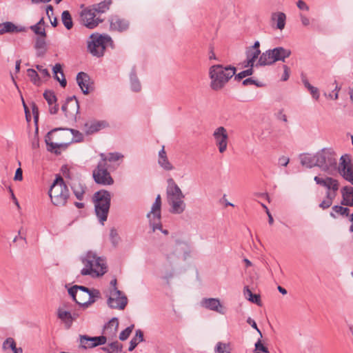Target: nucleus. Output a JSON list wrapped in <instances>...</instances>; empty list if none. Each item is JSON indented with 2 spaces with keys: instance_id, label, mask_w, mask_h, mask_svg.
<instances>
[{
  "instance_id": "nucleus-54",
  "label": "nucleus",
  "mask_w": 353,
  "mask_h": 353,
  "mask_svg": "<svg viewBox=\"0 0 353 353\" xmlns=\"http://www.w3.org/2000/svg\"><path fill=\"white\" fill-rule=\"evenodd\" d=\"M117 279L114 278L112 280H111V281H110L111 289L110 290V294H111L112 295H120V294H121V291L119 290L117 288Z\"/></svg>"
},
{
  "instance_id": "nucleus-25",
  "label": "nucleus",
  "mask_w": 353,
  "mask_h": 353,
  "mask_svg": "<svg viewBox=\"0 0 353 353\" xmlns=\"http://www.w3.org/2000/svg\"><path fill=\"white\" fill-rule=\"evenodd\" d=\"M245 54L246 59L243 62V66L244 68H253L254 62L258 59L259 55L261 54V50L247 48Z\"/></svg>"
},
{
  "instance_id": "nucleus-31",
  "label": "nucleus",
  "mask_w": 353,
  "mask_h": 353,
  "mask_svg": "<svg viewBox=\"0 0 353 353\" xmlns=\"http://www.w3.org/2000/svg\"><path fill=\"white\" fill-rule=\"evenodd\" d=\"M316 154L314 155H311L310 154H302L300 155L301 164L307 168L316 167Z\"/></svg>"
},
{
  "instance_id": "nucleus-30",
  "label": "nucleus",
  "mask_w": 353,
  "mask_h": 353,
  "mask_svg": "<svg viewBox=\"0 0 353 353\" xmlns=\"http://www.w3.org/2000/svg\"><path fill=\"white\" fill-rule=\"evenodd\" d=\"M70 188L76 198L79 201H82L86 190L85 184L81 182H74L70 184Z\"/></svg>"
},
{
  "instance_id": "nucleus-56",
  "label": "nucleus",
  "mask_w": 353,
  "mask_h": 353,
  "mask_svg": "<svg viewBox=\"0 0 353 353\" xmlns=\"http://www.w3.org/2000/svg\"><path fill=\"white\" fill-rule=\"evenodd\" d=\"M37 70L40 72L41 75L43 78H49L50 77V72L48 69L43 68V67L41 65H35Z\"/></svg>"
},
{
  "instance_id": "nucleus-6",
  "label": "nucleus",
  "mask_w": 353,
  "mask_h": 353,
  "mask_svg": "<svg viewBox=\"0 0 353 353\" xmlns=\"http://www.w3.org/2000/svg\"><path fill=\"white\" fill-rule=\"evenodd\" d=\"M101 160L98 162L97 168L92 172V176L96 183L110 185L114 183V180L108 170L106 156L101 153Z\"/></svg>"
},
{
  "instance_id": "nucleus-14",
  "label": "nucleus",
  "mask_w": 353,
  "mask_h": 353,
  "mask_svg": "<svg viewBox=\"0 0 353 353\" xmlns=\"http://www.w3.org/2000/svg\"><path fill=\"white\" fill-rule=\"evenodd\" d=\"M339 161V172L345 180L350 175L353 174V168L351 163L350 156L347 154H345L341 157Z\"/></svg>"
},
{
  "instance_id": "nucleus-33",
  "label": "nucleus",
  "mask_w": 353,
  "mask_h": 353,
  "mask_svg": "<svg viewBox=\"0 0 353 353\" xmlns=\"http://www.w3.org/2000/svg\"><path fill=\"white\" fill-rule=\"evenodd\" d=\"M105 353H119L122 352L123 345L117 341L108 343L107 346L101 347Z\"/></svg>"
},
{
  "instance_id": "nucleus-43",
  "label": "nucleus",
  "mask_w": 353,
  "mask_h": 353,
  "mask_svg": "<svg viewBox=\"0 0 353 353\" xmlns=\"http://www.w3.org/2000/svg\"><path fill=\"white\" fill-rule=\"evenodd\" d=\"M64 130H69L71 134H72L73 137L70 143L72 142H76L79 143L83 141V135L81 132H80L77 130L72 129V128H64Z\"/></svg>"
},
{
  "instance_id": "nucleus-35",
  "label": "nucleus",
  "mask_w": 353,
  "mask_h": 353,
  "mask_svg": "<svg viewBox=\"0 0 353 353\" xmlns=\"http://www.w3.org/2000/svg\"><path fill=\"white\" fill-rule=\"evenodd\" d=\"M335 213L339 214L343 216H349L350 215V209L345 206H341L339 205H335L332 208V212L330 215L334 219L336 218Z\"/></svg>"
},
{
  "instance_id": "nucleus-17",
  "label": "nucleus",
  "mask_w": 353,
  "mask_h": 353,
  "mask_svg": "<svg viewBox=\"0 0 353 353\" xmlns=\"http://www.w3.org/2000/svg\"><path fill=\"white\" fill-rule=\"evenodd\" d=\"M314 181L316 184L325 187L328 190L337 191L339 190V182L336 179L327 176L325 179L320 178L318 176H314Z\"/></svg>"
},
{
  "instance_id": "nucleus-52",
  "label": "nucleus",
  "mask_w": 353,
  "mask_h": 353,
  "mask_svg": "<svg viewBox=\"0 0 353 353\" xmlns=\"http://www.w3.org/2000/svg\"><path fill=\"white\" fill-rule=\"evenodd\" d=\"M134 325L133 324L130 325V326L127 327L125 330H123L119 334V339L121 341H125L132 333Z\"/></svg>"
},
{
  "instance_id": "nucleus-42",
  "label": "nucleus",
  "mask_w": 353,
  "mask_h": 353,
  "mask_svg": "<svg viewBox=\"0 0 353 353\" xmlns=\"http://www.w3.org/2000/svg\"><path fill=\"white\" fill-rule=\"evenodd\" d=\"M43 97L48 102L49 106L52 105L57 102V97L52 90H46L43 93Z\"/></svg>"
},
{
  "instance_id": "nucleus-23",
  "label": "nucleus",
  "mask_w": 353,
  "mask_h": 353,
  "mask_svg": "<svg viewBox=\"0 0 353 353\" xmlns=\"http://www.w3.org/2000/svg\"><path fill=\"white\" fill-rule=\"evenodd\" d=\"M183 199L184 198L178 197L168 199L169 204L171 206V213L180 214L184 212L185 209V203L183 201Z\"/></svg>"
},
{
  "instance_id": "nucleus-3",
  "label": "nucleus",
  "mask_w": 353,
  "mask_h": 353,
  "mask_svg": "<svg viewBox=\"0 0 353 353\" xmlns=\"http://www.w3.org/2000/svg\"><path fill=\"white\" fill-rule=\"evenodd\" d=\"M48 195L52 203L57 207L65 206L70 199L69 189L63 179L60 175H57L53 183L50 185Z\"/></svg>"
},
{
  "instance_id": "nucleus-49",
  "label": "nucleus",
  "mask_w": 353,
  "mask_h": 353,
  "mask_svg": "<svg viewBox=\"0 0 353 353\" xmlns=\"http://www.w3.org/2000/svg\"><path fill=\"white\" fill-rule=\"evenodd\" d=\"M30 29L39 37H46V32L44 28L38 26L37 23L30 27Z\"/></svg>"
},
{
  "instance_id": "nucleus-38",
  "label": "nucleus",
  "mask_w": 353,
  "mask_h": 353,
  "mask_svg": "<svg viewBox=\"0 0 353 353\" xmlns=\"http://www.w3.org/2000/svg\"><path fill=\"white\" fill-rule=\"evenodd\" d=\"M61 21L67 30H70L73 27V22L71 14L68 10H65L61 14Z\"/></svg>"
},
{
  "instance_id": "nucleus-58",
  "label": "nucleus",
  "mask_w": 353,
  "mask_h": 353,
  "mask_svg": "<svg viewBox=\"0 0 353 353\" xmlns=\"http://www.w3.org/2000/svg\"><path fill=\"white\" fill-rule=\"evenodd\" d=\"M283 74L281 77V81H286L290 77V68L286 65H283Z\"/></svg>"
},
{
  "instance_id": "nucleus-64",
  "label": "nucleus",
  "mask_w": 353,
  "mask_h": 353,
  "mask_svg": "<svg viewBox=\"0 0 353 353\" xmlns=\"http://www.w3.org/2000/svg\"><path fill=\"white\" fill-rule=\"evenodd\" d=\"M336 195V191L328 190L326 192L325 198H327L330 201H332V203H333V200L334 199Z\"/></svg>"
},
{
  "instance_id": "nucleus-57",
  "label": "nucleus",
  "mask_w": 353,
  "mask_h": 353,
  "mask_svg": "<svg viewBox=\"0 0 353 353\" xmlns=\"http://www.w3.org/2000/svg\"><path fill=\"white\" fill-rule=\"evenodd\" d=\"M307 90L310 91L313 99H314L315 100H318L319 99L320 93L317 88L311 85L310 88H307Z\"/></svg>"
},
{
  "instance_id": "nucleus-34",
  "label": "nucleus",
  "mask_w": 353,
  "mask_h": 353,
  "mask_svg": "<svg viewBox=\"0 0 353 353\" xmlns=\"http://www.w3.org/2000/svg\"><path fill=\"white\" fill-rule=\"evenodd\" d=\"M144 341L143 332L141 330H137L134 336L130 340L128 347L129 351H132L137 345Z\"/></svg>"
},
{
  "instance_id": "nucleus-46",
  "label": "nucleus",
  "mask_w": 353,
  "mask_h": 353,
  "mask_svg": "<svg viewBox=\"0 0 353 353\" xmlns=\"http://www.w3.org/2000/svg\"><path fill=\"white\" fill-rule=\"evenodd\" d=\"M215 353H230L229 344L219 342L214 349Z\"/></svg>"
},
{
  "instance_id": "nucleus-9",
  "label": "nucleus",
  "mask_w": 353,
  "mask_h": 353,
  "mask_svg": "<svg viewBox=\"0 0 353 353\" xmlns=\"http://www.w3.org/2000/svg\"><path fill=\"white\" fill-rule=\"evenodd\" d=\"M80 23L88 29H94L103 19L96 17V12L90 8H85L80 12Z\"/></svg>"
},
{
  "instance_id": "nucleus-37",
  "label": "nucleus",
  "mask_w": 353,
  "mask_h": 353,
  "mask_svg": "<svg viewBox=\"0 0 353 353\" xmlns=\"http://www.w3.org/2000/svg\"><path fill=\"white\" fill-rule=\"evenodd\" d=\"M89 296L88 300L81 303V306L84 308L88 307L90 305L95 302V298L100 297V292L96 289L90 290V293H88Z\"/></svg>"
},
{
  "instance_id": "nucleus-59",
  "label": "nucleus",
  "mask_w": 353,
  "mask_h": 353,
  "mask_svg": "<svg viewBox=\"0 0 353 353\" xmlns=\"http://www.w3.org/2000/svg\"><path fill=\"white\" fill-rule=\"evenodd\" d=\"M332 205V201H330L327 198H325L320 204L319 207L323 210H326L329 208Z\"/></svg>"
},
{
  "instance_id": "nucleus-5",
  "label": "nucleus",
  "mask_w": 353,
  "mask_h": 353,
  "mask_svg": "<svg viewBox=\"0 0 353 353\" xmlns=\"http://www.w3.org/2000/svg\"><path fill=\"white\" fill-rule=\"evenodd\" d=\"M316 165L322 171L327 172L330 169L336 168V154L332 148H323L316 153Z\"/></svg>"
},
{
  "instance_id": "nucleus-4",
  "label": "nucleus",
  "mask_w": 353,
  "mask_h": 353,
  "mask_svg": "<svg viewBox=\"0 0 353 353\" xmlns=\"http://www.w3.org/2000/svg\"><path fill=\"white\" fill-rule=\"evenodd\" d=\"M94 211L99 222L103 225L108 219L110 207L111 194L105 190H101L94 193Z\"/></svg>"
},
{
  "instance_id": "nucleus-47",
  "label": "nucleus",
  "mask_w": 353,
  "mask_h": 353,
  "mask_svg": "<svg viewBox=\"0 0 353 353\" xmlns=\"http://www.w3.org/2000/svg\"><path fill=\"white\" fill-rule=\"evenodd\" d=\"M27 73H28V76L30 79L31 81L34 85H39V83H40V78H39V76L37 72L35 70H34L32 68L28 69Z\"/></svg>"
},
{
  "instance_id": "nucleus-13",
  "label": "nucleus",
  "mask_w": 353,
  "mask_h": 353,
  "mask_svg": "<svg viewBox=\"0 0 353 353\" xmlns=\"http://www.w3.org/2000/svg\"><path fill=\"white\" fill-rule=\"evenodd\" d=\"M213 137L219 152L223 153L228 146V134L226 129L223 126L217 128L213 132Z\"/></svg>"
},
{
  "instance_id": "nucleus-40",
  "label": "nucleus",
  "mask_w": 353,
  "mask_h": 353,
  "mask_svg": "<svg viewBox=\"0 0 353 353\" xmlns=\"http://www.w3.org/2000/svg\"><path fill=\"white\" fill-rule=\"evenodd\" d=\"M243 293L245 298L252 303H258L260 301V296L253 294L248 286L244 288Z\"/></svg>"
},
{
  "instance_id": "nucleus-51",
  "label": "nucleus",
  "mask_w": 353,
  "mask_h": 353,
  "mask_svg": "<svg viewBox=\"0 0 353 353\" xmlns=\"http://www.w3.org/2000/svg\"><path fill=\"white\" fill-rule=\"evenodd\" d=\"M68 291V294L72 297V300L77 304L81 306V303H83V302L79 301L77 297V285H74L72 287L70 288Z\"/></svg>"
},
{
  "instance_id": "nucleus-11",
  "label": "nucleus",
  "mask_w": 353,
  "mask_h": 353,
  "mask_svg": "<svg viewBox=\"0 0 353 353\" xmlns=\"http://www.w3.org/2000/svg\"><path fill=\"white\" fill-rule=\"evenodd\" d=\"M61 110L66 118L69 119H75L79 111V103L76 96L68 97L65 103L62 105Z\"/></svg>"
},
{
  "instance_id": "nucleus-24",
  "label": "nucleus",
  "mask_w": 353,
  "mask_h": 353,
  "mask_svg": "<svg viewBox=\"0 0 353 353\" xmlns=\"http://www.w3.org/2000/svg\"><path fill=\"white\" fill-rule=\"evenodd\" d=\"M76 80L82 92L84 94H89V83L90 81V76L85 72H80L77 74Z\"/></svg>"
},
{
  "instance_id": "nucleus-55",
  "label": "nucleus",
  "mask_w": 353,
  "mask_h": 353,
  "mask_svg": "<svg viewBox=\"0 0 353 353\" xmlns=\"http://www.w3.org/2000/svg\"><path fill=\"white\" fill-rule=\"evenodd\" d=\"M123 157V155L119 152H111L108 154V157H106L107 161H109L110 162L117 161Z\"/></svg>"
},
{
  "instance_id": "nucleus-36",
  "label": "nucleus",
  "mask_w": 353,
  "mask_h": 353,
  "mask_svg": "<svg viewBox=\"0 0 353 353\" xmlns=\"http://www.w3.org/2000/svg\"><path fill=\"white\" fill-rule=\"evenodd\" d=\"M112 3L111 0H105L101 1L97 4L92 5L90 7L95 12L97 13H104L108 10H109L110 6Z\"/></svg>"
},
{
  "instance_id": "nucleus-1",
  "label": "nucleus",
  "mask_w": 353,
  "mask_h": 353,
  "mask_svg": "<svg viewBox=\"0 0 353 353\" xmlns=\"http://www.w3.org/2000/svg\"><path fill=\"white\" fill-rule=\"evenodd\" d=\"M236 70V68L231 65L225 67L221 64L212 65L209 69L211 88L215 91L221 90L235 75Z\"/></svg>"
},
{
  "instance_id": "nucleus-44",
  "label": "nucleus",
  "mask_w": 353,
  "mask_h": 353,
  "mask_svg": "<svg viewBox=\"0 0 353 353\" xmlns=\"http://www.w3.org/2000/svg\"><path fill=\"white\" fill-rule=\"evenodd\" d=\"M90 339H91V342H92V346H93L94 347H97L101 345L105 344L107 339H108L107 336L105 335H101V336H90Z\"/></svg>"
},
{
  "instance_id": "nucleus-32",
  "label": "nucleus",
  "mask_w": 353,
  "mask_h": 353,
  "mask_svg": "<svg viewBox=\"0 0 353 353\" xmlns=\"http://www.w3.org/2000/svg\"><path fill=\"white\" fill-rule=\"evenodd\" d=\"M130 86L133 92H139L141 90V83L137 76V71L135 66H134L130 72Z\"/></svg>"
},
{
  "instance_id": "nucleus-8",
  "label": "nucleus",
  "mask_w": 353,
  "mask_h": 353,
  "mask_svg": "<svg viewBox=\"0 0 353 353\" xmlns=\"http://www.w3.org/2000/svg\"><path fill=\"white\" fill-rule=\"evenodd\" d=\"M147 217L149 219L150 225L153 231H155L156 229H161V198L160 194L157 196Z\"/></svg>"
},
{
  "instance_id": "nucleus-21",
  "label": "nucleus",
  "mask_w": 353,
  "mask_h": 353,
  "mask_svg": "<svg viewBox=\"0 0 353 353\" xmlns=\"http://www.w3.org/2000/svg\"><path fill=\"white\" fill-rule=\"evenodd\" d=\"M26 30L27 28L26 27L17 26L10 21L0 23V35L6 33L23 32Z\"/></svg>"
},
{
  "instance_id": "nucleus-63",
  "label": "nucleus",
  "mask_w": 353,
  "mask_h": 353,
  "mask_svg": "<svg viewBox=\"0 0 353 353\" xmlns=\"http://www.w3.org/2000/svg\"><path fill=\"white\" fill-rule=\"evenodd\" d=\"M23 179V172L21 168L17 169L14 176V181H21Z\"/></svg>"
},
{
  "instance_id": "nucleus-20",
  "label": "nucleus",
  "mask_w": 353,
  "mask_h": 353,
  "mask_svg": "<svg viewBox=\"0 0 353 353\" xmlns=\"http://www.w3.org/2000/svg\"><path fill=\"white\" fill-rule=\"evenodd\" d=\"M286 15L282 12L272 13L270 23L272 28L282 30L285 26Z\"/></svg>"
},
{
  "instance_id": "nucleus-15",
  "label": "nucleus",
  "mask_w": 353,
  "mask_h": 353,
  "mask_svg": "<svg viewBox=\"0 0 353 353\" xmlns=\"http://www.w3.org/2000/svg\"><path fill=\"white\" fill-rule=\"evenodd\" d=\"M107 304L112 309L123 310L128 304V298L122 291L120 295L110 294L107 300Z\"/></svg>"
},
{
  "instance_id": "nucleus-39",
  "label": "nucleus",
  "mask_w": 353,
  "mask_h": 353,
  "mask_svg": "<svg viewBox=\"0 0 353 353\" xmlns=\"http://www.w3.org/2000/svg\"><path fill=\"white\" fill-rule=\"evenodd\" d=\"M79 348L86 350L88 348H93L92 346L91 339L88 335H79Z\"/></svg>"
},
{
  "instance_id": "nucleus-50",
  "label": "nucleus",
  "mask_w": 353,
  "mask_h": 353,
  "mask_svg": "<svg viewBox=\"0 0 353 353\" xmlns=\"http://www.w3.org/2000/svg\"><path fill=\"white\" fill-rule=\"evenodd\" d=\"M248 68H249L248 69H247L245 70H243V71L239 72L237 74H235L234 75V80L237 81H240L243 78H245V77H246L248 76L252 75L253 74V69L251 67H248Z\"/></svg>"
},
{
  "instance_id": "nucleus-16",
  "label": "nucleus",
  "mask_w": 353,
  "mask_h": 353,
  "mask_svg": "<svg viewBox=\"0 0 353 353\" xmlns=\"http://www.w3.org/2000/svg\"><path fill=\"white\" fill-rule=\"evenodd\" d=\"M119 327V319L117 317L112 318L103 327V333L107 339H113L117 336Z\"/></svg>"
},
{
  "instance_id": "nucleus-19",
  "label": "nucleus",
  "mask_w": 353,
  "mask_h": 353,
  "mask_svg": "<svg viewBox=\"0 0 353 353\" xmlns=\"http://www.w3.org/2000/svg\"><path fill=\"white\" fill-rule=\"evenodd\" d=\"M110 29L120 32L127 30L129 28V21L121 19L119 16H113L110 20Z\"/></svg>"
},
{
  "instance_id": "nucleus-60",
  "label": "nucleus",
  "mask_w": 353,
  "mask_h": 353,
  "mask_svg": "<svg viewBox=\"0 0 353 353\" xmlns=\"http://www.w3.org/2000/svg\"><path fill=\"white\" fill-rule=\"evenodd\" d=\"M289 162H290V159L285 156H282V157H279V161H278V163L279 165L285 166V167L288 165Z\"/></svg>"
},
{
  "instance_id": "nucleus-29",
  "label": "nucleus",
  "mask_w": 353,
  "mask_h": 353,
  "mask_svg": "<svg viewBox=\"0 0 353 353\" xmlns=\"http://www.w3.org/2000/svg\"><path fill=\"white\" fill-rule=\"evenodd\" d=\"M108 125L107 123L105 121H92L90 123H86V134H94L100 130L105 128Z\"/></svg>"
},
{
  "instance_id": "nucleus-7",
  "label": "nucleus",
  "mask_w": 353,
  "mask_h": 353,
  "mask_svg": "<svg viewBox=\"0 0 353 353\" xmlns=\"http://www.w3.org/2000/svg\"><path fill=\"white\" fill-rule=\"evenodd\" d=\"M90 41L88 43V51L94 57H101L103 55L108 43H112V38L108 35L92 34Z\"/></svg>"
},
{
  "instance_id": "nucleus-45",
  "label": "nucleus",
  "mask_w": 353,
  "mask_h": 353,
  "mask_svg": "<svg viewBox=\"0 0 353 353\" xmlns=\"http://www.w3.org/2000/svg\"><path fill=\"white\" fill-rule=\"evenodd\" d=\"M110 240L114 247H117L119 243L120 237L114 228H111L110 230Z\"/></svg>"
},
{
  "instance_id": "nucleus-10",
  "label": "nucleus",
  "mask_w": 353,
  "mask_h": 353,
  "mask_svg": "<svg viewBox=\"0 0 353 353\" xmlns=\"http://www.w3.org/2000/svg\"><path fill=\"white\" fill-rule=\"evenodd\" d=\"M291 51L283 47H276L266 50V65H271L276 61H284L285 58L290 56Z\"/></svg>"
},
{
  "instance_id": "nucleus-48",
  "label": "nucleus",
  "mask_w": 353,
  "mask_h": 353,
  "mask_svg": "<svg viewBox=\"0 0 353 353\" xmlns=\"http://www.w3.org/2000/svg\"><path fill=\"white\" fill-rule=\"evenodd\" d=\"M158 163L159 165L163 168L165 170L170 171L173 170V166L169 161L167 157H163L161 158H159Z\"/></svg>"
},
{
  "instance_id": "nucleus-62",
  "label": "nucleus",
  "mask_w": 353,
  "mask_h": 353,
  "mask_svg": "<svg viewBox=\"0 0 353 353\" xmlns=\"http://www.w3.org/2000/svg\"><path fill=\"white\" fill-rule=\"evenodd\" d=\"M296 6L297 7L300 9V10H309V7L305 3V1H303V0H299L297 2H296Z\"/></svg>"
},
{
  "instance_id": "nucleus-18",
  "label": "nucleus",
  "mask_w": 353,
  "mask_h": 353,
  "mask_svg": "<svg viewBox=\"0 0 353 353\" xmlns=\"http://www.w3.org/2000/svg\"><path fill=\"white\" fill-rule=\"evenodd\" d=\"M202 307L210 310L215 311L220 314H224L223 307L221 304L219 299L216 298H204L201 302Z\"/></svg>"
},
{
  "instance_id": "nucleus-27",
  "label": "nucleus",
  "mask_w": 353,
  "mask_h": 353,
  "mask_svg": "<svg viewBox=\"0 0 353 353\" xmlns=\"http://www.w3.org/2000/svg\"><path fill=\"white\" fill-rule=\"evenodd\" d=\"M57 316L62 322L64 323L67 329L70 328L73 321H74V318L70 312L63 310L61 308H59L57 310Z\"/></svg>"
},
{
  "instance_id": "nucleus-2",
  "label": "nucleus",
  "mask_w": 353,
  "mask_h": 353,
  "mask_svg": "<svg viewBox=\"0 0 353 353\" xmlns=\"http://www.w3.org/2000/svg\"><path fill=\"white\" fill-rule=\"evenodd\" d=\"M85 267L81 270L83 276L90 275L92 277L103 276L107 272V266L103 259L97 256L91 251L81 258Z\"/></svg>"
},
{
  "instance_id": "nucleus-41",
  "label": "nucleus",
  "mask_w": 353,
  "mask_h": 353,
  "mask_svg": "<svg viewBox=\"0 0 353 353\" xmlns=\"http://www.w3.org/2000/svg\"><path fill=\"white\" fill-rule=\"evenodd\" d=\"M8 344H10V349L12 350L13 353H18L19 351L21 352H22V349L21 347L19 349L17 348L15 341L12 338H8L6 339L3 343V349H8Z\"/></svg>"
},
{
  "instance_id": "nucleus-28",
  "label": "nucleus",
  "mask_w": 353,
  "mask_h": 353,
  "mask_svg": "<svg viewBox=\"0 0 353 353\" xmlns=\"http://www.w3.org/2000/svg\"><path fill=\"white\" fill-rule=\"evenodd\" d=\"M34 48L37 50V57H42L47 52L46 37H37L35 39Z\"/></svg>"
},
{
  "instance_id": "nucleus-53",
  "label": "nucleus",
  "mask_w": 353,
  "mask_h": 353,
  "mask_svg": "<svg viewBox=\"0 0 353 353\" xmlns=\"http://www.w3.org/2000/svg\"><path fill=\"white\" fill-rule=\"evenodd\" d=\"M31 108H32V112L33 117H34V122L36 126H37V123H38V121H39V116L38 106L37 105V104L35 103H32L31 104ZM36 130L37 131L38 130V127L36 128Z\"/></svg>"
},
{
  "instance_id": "nucleus-61",
  "label": "nucleus",
  "mask_w": 353,
  "mask_h": 353,
  "mask_svg": "<svg viewBox=\"0 0 353 353\" xmlns=\"http://www.w3.org/2000/svg\"><path fill=\"white\" fill-rule=\"evenodd\" d=\"M52 71L54 74L60 73L61 76L63 77L64 74L62 70L61 65L60 63H56L52 68Z\"/></svg>"
},
{
  "instance_id": "nucleus-22",
  "label": "nucleus",
  "mask_w": 353,
  "mask_h": 353,
  "mask_svg": "<svg viewBox=\"0 0 353 353\" xmlns=\"http://www.w3.org/2000/svg\"><path fill=\"white\" fill-rule=\"evenodd\" d=\"M168 186L167 188L168 199L171 198H184L185 196L183 194L181 190L178 185L174 182L173 179L170 178L168 180Z\"/></svg>"
},
{
  "instance_id": "nucleus-26",
  "label": "nucleus",
  "mask_w": 353,
  "mask_h": 353,
  "mask_svg": "<svg viewBox=\"0 0 353 353\" xmlns=\"http://www.w3.org/2000/svg\"><path fill=\"white\" fill-rule=\"evenodd\" d=\"M351 186H344L341 192L342 195V200L341 201V204L344 206H353V203H352L353 200V192L350 190Z\"/></svg>"
},
{
  "instance_id": "nucleus-12",
  "label": "nucleus",
  "mask_w": 353,
  "mask_h": 353,
  "mask_svg": "<svg viewBox=\"0 0 353 353\" xmlns=\"http://www.w3.org/2000/svg\"><path fill=\"white\" fill-rule=\"evenodd\" d=\"M59 130H64V128H56L50 130L47 133L45 137V142L47 145V150L48 151L54 153L55 154L58 155L61 154V149L65 150L68 145L70 144V142L68 143H54L52 141V133L59 131Z\"/></svg>"
}]
</instances>
